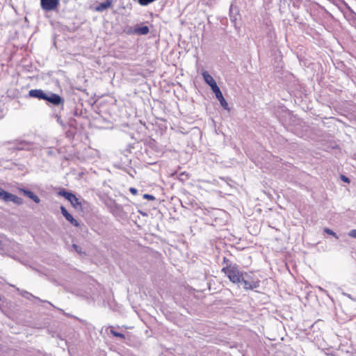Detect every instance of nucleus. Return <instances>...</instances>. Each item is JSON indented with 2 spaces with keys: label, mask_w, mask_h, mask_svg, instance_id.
Returning <instances> with one entry per match:
<instances>
[{
  "label": "nucleus",
  "mask_w": 356,
  "mask_h": 356,
  "mask_svg": "<svg viewBox=\"0 0 356 356\" xmlns=\"http://www.w3.org/2000/svg\"><path fill=\"white\" fill-rule=\"evenodd\" d=\"M29 96L39 100H44L54 106H63L65 102L64 99L59 95L51 91L44 92L41 89H32L29 90Z\"/></svg>",
  "instance_id": "nucleus-1"
},
{
  "label": "nucleus",
  "mask_w": 356,
  "mask_h": 356,
  "mask_svg": "<svg viewBox=\"0 0 356 356\" xmlns=\"http://www.w3.org/2000/svg\"><path fill=\"white\" fill-rule=\"evenodd\" d=\"M222 271L229 278V281L233 284H237L240 287V282H241V277L244 272L241 271L238 265L227 267H222Z\"/></svg>",
  "instance_id": "nucleus-2"
},
{
  "label": "nucleus",
  "mask_w": 356,
  "mask_h": 356,
  "mask_svg": "<svg viewBox=\"0 0 356 356\" xmlns=\"http://www.w3.org/2000/svg\"><path fill=\"white\" fill-rule=\"evenodd\" d=\"M260 281L258 278L252 277L251 275L244 272L240 287L242 286L245 290H253L259 287Z\"/></svg>",
  "instance_id": "nucleus-3"
},
{
  "label": "nucleus",
  "mask_w": 356,
  "mask_h": 356,
  "mask_svg": "<svg viewBox=\"0 0 356 356\" xmlns=\"http://www.w3.org/2000/svg\"><path fill=\"white\" fill-rule=\"evenodd\" d=\"M0 200H3L5 202H13L17 205H21L23 204V200L18 196L8 193L0 188Z\"/></svg>",
  "instance_id": "nucleus-4"
},
{
  "label": "nucleus",
  "mask_w": 356,
  "mask_h": 356,
  "mask_svg": "<svg viewBox=\"0 0 356 356\" xmlns=\"http://www.w3.org/2000/svg\"><path fill=\"white\" fill-rule=\"evenodd\" d=\"M8 144L13 145L12 149L15 150H29L31 149V143L26 140H15L8 141Z\"/></svg>",
  "instance_id": "nucleus-5"
},
{
  "label": "nucleus",
  "mask_w": 356,
  "mask_h": 356,
  "mask_svg": "<svg viewBox=\"0 0 356 356\" xmlns=\"http://www.w3.org/2000/svg\"><path fill=\"white\" fill-rule=\"evenodd\" d=\"M40 6L44 11H52L59 6V0H40Z\"/></svg>",
  "instance_id": "nucleus-6"
},
{
  "label": "nucleus",
  "mask_w": 356,
  "mask_h": 356,
  "mask_svg": "<svg viewBox=\"0 0 356 356\" xmlns=\"http://www.w3.org/2000/svg\"><path fill=\"white\" fill-rule=\"evenodd\" d=\"M212 91L215 94L216 99L220 102L221 106L224 109L229 111V108L228 104L224 98L220 88L218 86H216V88L214 87V89H213Z\"/></svg>",
  "instance_id": "nucleus-7"
},
{
  "label": "nucleus",
  "mask_w": 356,
  "mask_h": 356,
  "mask_svg": "<svg viewBox=\"0 0 356 356\" xmlns=\"http://www.w3.org/2000/svg\"><path fill=\"white\" fill-rule=\"evenodd\" d=\"M69 202L72 206L78 210H82L85 207V204H88V202L83 199H79L74 194L72 197L69 200Z\"/></svg>",
  "instance_id": "nucleus-8"
},
{
  "label": "nucleus",
  "mask_w": 356,
  "mask_h": 356,
  "mask_svg": "<svg viewBox=\"0 0 356 356\" xmlns=\"http://www.w3.org/2000/svg\"><path fill=\"white\" fill-rule=\"evenodd\" d=\"M60 211L63 216L69 222H70V224L77 227L80 226V223L73 218V216L67 211L65 207H60Z\"/></svg>",
  "instance_id": "nucleus-9"
},
{
  "label": "nucleus",
  "mask_w": 356,
  "mask_h": 356,
  "mask_svg": "<svg viewBox=\"0 0 356 356\" xmlns=\"http://www.w3.org/2000/svg\"><path fill=\"white\" fill-rule=\"evenodd\" d=\"M19 191L22 193L25 196L31 199L33 202L38 204L40 202V199L38 195L33 193L32 191L25 189V188H19Z\"/></svg>",
  "instance_id": "nucleus-10"
},
{
  "label": "nucleus",
  "mask_w": 356,
  "mask_h": 356,
  "mask_svg": "<svg viewBox=\"0 0 356 356\" xmlns=\"http://www.w3.org/2000/svg\"><path fill=\"white\" fill-rule=\"evenodd\" d=\"M202 76L204 81L211 87V90L214 89V87L216 88V86H218L213 76L207 72H204L202 73Z\"/></svg>",
  "instance_id": "nucleus-11"
},
{
  "label": "nucleus",
  "mask_w": 356,
  "mask_h": 356,
  "mask_svg": "<svg viewBox=\"0 0 356 356\" xmlns=\"http://www.w3.org/2000/svg\"><path fill=\"white\" fill-rule=\"evenodd\" d=\"M17 290L18 291H19L20 293V295L22 296H23L24 298L28 299V300H31V298H33V299H35V300H38L40 302H44V300L40 299L38 297H36L35 296H33V294H31V293L26 291H24V290H19V289H17Z\"/></svg>",
  "instance_id": "nucleus-12"
},
{
  "label": "nucleus",
  "mask_w": 356,
  "mask_h": 356,
  "mask_svg": "<svg viewBox=\"0 0 356 356\" xmlns=\"http://www.w3.org/2000/svg\"><path fill=\"white\" fill-rule=\"evenodd\" d=\"M136 34L139 35H145L149 33V29L147 26L136 27Z\"/></svg>",
  "instance_id": "nucleus-13"
},
{
  "label": "nucleus",
  "mask_w": 356,
  "mask_h": 356,
  "mask_svg": "<svg viewBox=\"0 0 356 356\" xmlns=\"http://www.w3.org/2000/svg\"><path fill=\"white\" fill-rule=\"evenodd\" d=\"M112 5V2L111 0H105L104 2L99 3L97 7V10L103 11L110 8Z\"/></svg>",
  "instance_id": "nucleus-14"
},
{
  "label": "nucleus",
  "mask_w": 356,
  "mask_h": 356,
  "mask_svg": "<svg viewBox=\"0 0 356 356\" xmlns=\"http://www.w3.org/2000/svg\"><path fill=\"white\" fill-rule=\"evenodd\" d=\"M58 194L63 197H65L66 200H67L69 201V200H70V198L72 197V195H74V193H71V192H69L67 191H66L65 189L63 188L61 190H60L58 193Z\"/></svg>",
  "instance_id": "nucleus-15"
},
{
  "label": "nucleus",
  "mask_w": 356,
  "mask_h": 356,
  "mask_svg": "<svg viewBox=\"0 0 356 356\" xmlns=\"http://www.w3.org/2000/svg\"><path fill=\"white\" fill-rule=\"evenodd\" d=\"M136 27H133L129 25L125 26L123 29L122 32L126 33L127 35H134L136 34Z\"/></svg>",
  "instance_id": "nucleus-16"
},
{
  "label": "nucleus",
  "mask_w": 356,
  "mask_h": 356,
  "mask_svg": "<svg viewBox=\"0 0 356 356\" xmlns=\"http://www.w3.org/2000/svg\"><path fill=\"white\" fill-rule=\"evenodd\" d=\"M229 17H230L231 21L232 22H234L235 26H236V21L238 20V17H240L238 11H236V13H234L233 8L231 7L230 13H229Z\"/></svg>",
  "instance_id": "nucleus-17"
},
{
  "label": "nucleus",
  "mask_w": 356,
  "mask_h": 356,
  "mask_svg": "<svg viewBox=\"0 0 356 356\" xmlns=\"http://www.w3.org/2000/svg\"><path fill=\"white\" fill-rule=\"evenodd\" d=\"M222 265H223V267H227V266L228 267L229 265H230V266H236L237 264L235 263H233L232 261L228 259L226 257H223Z\"/></svg>",
  "instance_id": "nucleus-18"
},
{
  "label": "nucleus",
  "mask_w": 356,
  "mask_h": 356,
  "mask_svg": "<svg viewBox=\"0 0 356 356\" xmlns=\"http://www.w3.org/2000/svg\"><path fill=\"white\" fill-rule=\"evenodd\" d=\"M110 332L114 337L120 338L121 339H125V336H124V334H122V333H120V332H118L115 331L113 330V327H111Z\"/></svg>",
  "instance_id": "nucleus-19"
},
{
  "label": "nucleus",
  "mask_w": 356,
  "mask_h": 356,
  "mask_svg": "<svg viewBox=\"0 0 356 356\" xmlns=\"http://www.w3.org/2000/svg\"><path fill=\"white\" fill-rule=\"evenodd\" d=\"M324 232L327 233V234L333 236L334 237H335L337 239L339 238L338 235L334 231H332V229H330L329 228H325Z\"/></svg>",
  "instance_id": "nucleus-20"
},
{
  "label": "nucleus",
  "mask_w": 356,
  "mask_h": 356,
  "mask_svg": "<svg viewBox=\"0 0 356 356\" xmlns=\"http://www.w3.org/2000/svg\"><path fill=\"white\" fill-rule=\"evenodd\" d=\"M72 248L78 254H85V252L82 251L81 248L79 247L78 245L74 243L72 245Z\"/></svg>",
  "instance_id": "nucleus-21"
},
{
  "label": "nucleus",
  "mask_w": 356,
  "mask_h": 356,
  "mask_svg": "<svg viewBox=\"0 0 356 356\" xmlns=\"http://www.w3.org/2000/svg\"><path fill=\"white\" fill-rule=\"evenodd\" d=\"M143 198L149 200H154L156 199L154 195L149 194H144Z\"/></svg>",
  "instance_id": "nucleus-22"
},
{
  "label": "nucleus",
  "mask_w": 356,
  "mask_h": 356,
  "mask_svg": "<svg viewBox=\"0 0 356 356\" xmlns=\"http://www.w3.org/2000/svg\"><path fill=\"white\" fill-rule=\"evenodd\" d=\"M348 9L350 10V13L348 15L349 19H355L356 18V13L355 12H353L350 8H348Z\"/></svg>",
  "instance_id": "nucleus-23"
},
{
  "label": "nucleus",
  "mask_w": 356,
  "mask_h": 356,
  "mask_svg": "<svg viewBox=\"0 0 356 356\" xmlns=\"http://www.w3.org/2000/svg\"><path fill=\"white\" fill-rule=\"evenodd\" d=\"M348 236L352 237V238H356V229H352L350 230L349 232H348Z\"/></svg>",
  "instance_id": "nucleus-24"
},
{
  "label": "nucleus",
  "mask_w": 356,
  "mask_h": 356,
  "mask_svg": "<svg viewBox=\"0 0 356 356\" xmlns=\"http://www.w3.org/2000/svg\"><path fill=\"white\" fill-rule=\"evenodd\" d=\"M341 179L344 182L350 183V179L348 177H346L345 175H341Z\"/></svg>",
  "instance_id": "nucleus-25"
},
{
  "label": "nucleus",
  "mask_w": 356,
  "mask_h": 356,
  "mask_svg": "<svg viewBox=\"0 0 356 356\" xmlns=\"http://www.w3.org/2000/svg\"><path fill=\"white\" fill-rule=\"evenodd\" d=\"M129 191L131 192V194H133V195H137V194H138V190H137L136 188H133V187H131V188H129Z\"/></svg>",
  "instance_id": "nucleus-26"
},
{
  "label": "nucleus",
  "mask_w": 356,
  "mask_h": 356,
  "mask_svg": "<svg viewBox=\"0 0 356 356\" xmlns=\"http://www.w3.org/2000/svg\"><path fill=\"white\" fill-rule=\"evenodd\" d=\"M47 153L49 156L54 155V152L51 148H48Z\"/></svg>",
  "instance_id": "nucleus-27"
},
{
  "label": "nucleus",
  "mask_w": 356,
  "mask_h": 356,
  "mask_svg": "<svg viewBox=\"0 0 356 356\" xmlns=\"http://www.w3.org/2000/svg\"><path fill=\"white\" fill-rule=\"evenodd\" d=\"M76 122V121H75V120H74V119H70V122H69V124H70V127H73V126H74L73 123H74V122Z\"/></svg>",
  "instance_id": "nucleus-28"
},
{
  "label": "nucleus",
  "mask_w": 356,
  "mask_h": 356,
  "mask_svg": "<svg viewBox=\"0 0 356 356\" xmlns=\"http://www.w3.org/2000/svg\"><path fill=\"white\" fill-rule=\"evenodd\" d=\"M344 296H347L348 298L351 299V300H353V298H352L351 295L350 294H348V293H343Z\"/></svg>",
  "instance_id": "nucleus-29"
},
{
  "label": "nucleus",
  "mask_w": 356,
  "mask_h": 356,
  "mask_svg": "<svg viewBox=\"0 0 356 356\" xmlns=\"http://www.w3.org/2000/svg\"><path fill=\"white\" fill-rule=\"evenodd\" d=\"M3 248V243L2 241L0 240V249H2Z\"/></svg>",
  "instance_id": "nucleus-30"
},
{
  "label": "nucleus",
  "mask_w": 356,
  "mask_h": 356,
  "mask_svg": "<svg viewBox=\"0 0 356 356\" xmlns=\"http://www.w3.org/2000/svg\"><path fill=\"white\" fill-rule=\"evenodd\" d=\"M58 122H60V124H63L61 120H60V118H58Z\"/></svg>",
  "instance_id": "nucleus-31"
},
{
  "label": "nucleus",
  "mask_w": 356,
  "mask_h": 356,
  "mask_svg": "<svg viewBox=\"0 0 356 356\" xmlns=\"http://www.w3.org/2000/svg\"><path fill=\"white\" fill-rule=\"evenodd\" d=\"M58 122H60V124H63L61 120H60V118H58Z\"/></svg>",
  "instance_id": "nucleus-32"
},
{
  "label": "nucleus",
  "mask_w": 356,
  "mask_h": 356,
  "mask_svg": "<svg viewBox=\"0 0 356 356\" xmlns=\"http://www.w3.org/2000/svg\"><path fill=\"white\" fill-rule=\"evenodd\" d=\"M58 122H60V124H63L61 120H60V118H58Z\"/></svg>",
  "instance_id": "nucleus-33"
},
{
  "label": "nucleus",
  "mask_w": 356,
  "mask_h": 356,
  "mask_svg": "<svg viewBox=\"0 0 356 356\" xmlns=\"http://www.w3.org/2000/svg\"><path fill=\"white\" fill-rule=\"evenodd\" d=\"M143 216H146L147 214L145 213L140 212Z\"/></svg>",
  "instance_id": "nucleus-34"
}]
</instances>
